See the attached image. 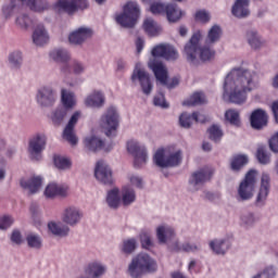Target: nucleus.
<instances>
[{
    "mask_svg": "<svg viewBox=\"0 0 278 278\" xmlns=\"http://www.w3.org/2000/svg\"><path fill=\"white\" fill-rule=\"evenodd\" d=\"M207 131L210 135V139L213 140L214 142H218V140L223 138V130L218 125L211 126Z\"/></svg>",
    "mask_w": 278,
    "mask_h": 278,
    "instance_id": "6e6d98bb",
    "label": "nucleus"
},
{
    "mask_svg": "<svg viewBox=\"0 0 278 278\" xmlns=\"http://www.w3.org/2000/svg\"><path fill=\"white\" fill-rule=\"evenodd\" d=\"M85 147L89 151H110L112 149V147H106L101 138L94 136L85 139Z\"/></svg>",
    "mask_w": 278,
    "mask_h": 278,
    "instance_id": "7c9ffc66",
    "label": "nucleus"
},
{
    "mask_svg": "<svg viewBox=\"0 0 278 278\" xmlns=\"http://www.w3.org/2000/svg\"><path fill=\"white\" fill-rule=\"evenodd\" d=\"M250 123L253 129H262L268 125V115L266 111L262 109H256L252 112L250 116Z\"/></svg>",
    "mask_w": 278,
    "mask_h": 278,
    "instance_id": "4be33fe9",
    "label": "nucleus"
},
{
    "mask_svg": "<svg viewBox=\"0 0 278 278\" xmlns=\"http://www.w3.org/2000/svg\"><path fill=\"white\" fill-rule=\"evenodd\" d=\"M54 165L60 170H64L66 168H71V160H68L67 157H64V156L55 155L54 156Z\"/></svg>",
    "mask_w": 278,
    "mask_h": 278,
    "instance_id": "4d7b16f0",
    "label": "nucleus"
},
{
    "mask_svg": "<svg viewBox=\"0 0 278 278\" xmlns=\"http://www.w3.org/2000/svg\"><path fill=\"white\" fill-rule=\"evenodd\" d=\"M138 18H140V7L136 2H128L123 9V13L116 16V22L122 27L131 28Z\"/></svg>",
    "mask_w": 278,
    "mask_h": 278,
    "instance_id": "423d86ee",
    "label": "nucleus"
},
{
    "mask_svg": "<svg viewBox=\"0 0 278 278\" xmlns=\"http://www.w3.org/2000/svg\"><path fill=\"white\" fill-rule=\"evenodd\" d=\"M36 101L41 108H51L58 101V93L49 86L41 87L37 91Z\"/></svg>",
    "mask_w": 278,
    "mask_h": 278,
    "instance_id": "dca6fc26",
    "label": "nucleus"
},
{
    "mask_svg": "<svg viewBox=\"0 0 278 278\" xmlns=\"http://www.w3.org/2000/svg\"><path fill=\"white\" fill-rule=\"evenodd\" d=\"M154 164L160 168H168L173 166H179L181 164V151H176L166 154L164 149H159L154 154Z\"/></svg>",
    "mask_w": 278,
    "mask_h": 278,
    "instance_id": "0eeeda50",
    "label": "nucleus"
},
{
    "mask_svg": "<svg viewBox=\"0 0 278 278\" xmlns=\"http://www.w3.org/2000/svg\"><path fill=\"white\" fill-rule=\"evenodd\" d=\"M149 67L152 73H154L156 81H160L163 86H167V88H175V86H179V78H173L172 84L168 85V70L161 61H151L149 63Z\"/></svg>",
    "mask_w": 278,
    "mask_h": 278,
    "instance_id": "6e6552de",
    "label": "nucleus"
},
{
    "mask_svg": "<svg viewBox=\"0 0 278 278\" xmlns=\"http://www.w3.org/2000/svg\"><path fill=\"white\" fill-rule=\"evenodd\" d=\"M47 199H54V197H68V187L58 184H49L45 190Z\"/></svg>",
    "mask_w": 278,
    "mask_h": 278,
    "instance_id": "a878e982",
    "label": "nucleus"
},
{
    "mask_svg": "<svg viewBox=\"0 0 278 278\" xmlns=\"http://www.w3.org/2000/svg\"><path fill=\"white\" fill-rule=\"evenodd\" d=\"M143 29L148 36H157L162 31V27L153 18H146L143 22Z\"/></svg>",
    "mask_w": 278,
    "mask_h": 278,
    "instance_id": "e433bc0d",
    "label": "nucleus"
},
{
    "mask_svg": "<svg viewBox=\"0 0 278 278\" xmlns=\"http://www.w3.org/2000/svg\"><path fill=\"white\" fill-rule=\"evenodd\" d=\"M269 149L274 153H278V132H276L270 139H269Z\"/></svg>",
    "mask_w": 278,
    "mask_h": 278,
    "instance_id": "69168bd1",
    "label": "nucleus"
},
{
    "mask_svg": "<svg viewBox=\"0 0 278 278\" xmlns=\"http://www.w3.org/2000/svg\"><path fill=\"white\" fill-rule=\"evenodd\" d=\"M47 149V135L38 132L28 141V153L33 160H40L42 151Z\"/></svg>",
    "mask_w": 278,
    "mask_h": 278,
    "instance_id": "9b49d317",
    "label": "nucleus"
},
{
    "mask_svg": "<svg viewBox=\"0 0 278 278\" xmlns=\"http://www.w3.org/2000/svg\"><path fill=\"white\" fill-rule=\"evenodd\" d=\"M165 14L169 23H177L184 16V11L178 9L176 4H166Z\"/></svg>",
    "mask_w": 278,
    "mask_h": 278,
    "instance_id": "c9c22d12",
    "label": "nucleus"
},
{
    "mask_svg": "<svg viewBox=\"0 0 278 278\" xmlns=\"http://www.w3.org/2000/svg\"><path fill=\"white\" fill-rule=\"evenodd\" d=\"M88 0H56L52 4L54 12H65V14H75L78 10H86Z\"/></svg>",
    "mask_w": 278,
    "mask_h": 278,
    "instance_id": "9d476101",
    "label": "nucleus"
},
{
    "mask_svg": "<svg viewBox=\"0 0 278 278\" xmlns=\"http://www.w3.org/2000/svg\"><path fill=\"white\" fill-rule=\"evenodd\" d=\"M201 38H203V35H201V31L198 30L192 35L189 42L185 46V53L187 55V60L192 64H197L198 58L202 62H210L216 56V51H214V49L207 46H199V42H201Z\"/></svg>",
    "mask_w": 278,
    "mask_h": 278,
    "instance_id": "f03ea898",
    "label": "nucleus"
},
{
    "mask_svg": "<svg viewBox=\"0 0 278 278\" xmlns=\"http://www.w3.org/2000/svg\"><path fill=\"white\" fill-rule=\"evenodd\" d=\"M33 42L37 47H42L49 42V31L45 28V25L39 24L33 31Z\"/></svg>",
    "mask_w": 278,
    "mask_h": 278,
    "instance_id": "bb28decb",
    "label": "nucleus"
},
{
    "mask_svg": "<svg viewBox=\"0 0 278 278\" xmlns=\"http://www.w3.org/2000/svg\"><path fill=\"white\" fill-rule=\"evenodd\" d=\"M21 186L24 190H28L30 194H36L42 188V177L35 176L28 180L22 179Z\"/></svg>",
    "mask_w": 278,
    "mask_h": 278,
    "instance_id": "c756f323",
    "label": "nucleus"
},
{
    "mask_svg": "<svg viewBox=\"0 0 278 278\" xmlns=\"http://www.w3.org/2000/svg\"><path fill=\"white\" fill-rule=\"evenodd\" d=\"M195 21L198 23H210V13L205 10H200L195 12V16H194Z\"/></svg>",
    "mask_w": 278,
    "mask_h": 278,
    "instance_id": "680f3d73",
    "label": "nucleus"
},
{
    "mask_svg": "<svg viewBox=\"0 0 278 278\" xmlns=\"http://www.w3.org/2000/svg\"><path fill=\"white\" fill-rule=\"evenodd\" d=\"M127 151L130 155L135 157V167L140 168L143 164H147V148L140 146L136 140H130L127 142Z\"/></svg>",
    "mask_w": 278,
    "mask_h": 278,
    "instance_id": "2eb2a0df",
    "label": "nucleus"
},
{
    "mask_svg": "<svg viewBox=\"0 0 278 278\" xmlns=\"http://www.w3.org/2000/svg\"><path fill=\"white\" fill-rule=\"evenodd\" d=\"M137 244L138 242L136 241V239L124 240L123 247H122L123 253H126V254L134 253L136 251Z\"/></svg>",
    "mask_w": 278,
    "mask_h": 278,
    "instance_id": "bf43d9fd",
    "label": "nucleus"
},
{
    "mask_svg": "<svg viewBox=\"0 0 278 278\" xmlns=\"http://www.w3.org/2000/svg\"><path fill=\"white\" fill-rule=\"evenodd\" d=\"M156 238L160 244H166L175 238V229L170 226L162 225L156 228Z\"/></svg>",
    "mask_w": 278,
    "mask_h": 278,
    "instance_id": "c85d7f7f",
    "label": "nucleus"
},
{
    "mask_svg": "<svg viewBox=\"0 0 278 278\" xmlns=\"http://www.w3.org/2000/svg\"><path fill=\"white\" fill-rule=\"evenodd\" d=\"M106 203L109 207L116 210L121 205V197L118 195V189H113L108 192Z\"/></svg>",
    "mask_w": 278,
    "mask_h": 278,
    "instance_id": "49530a36",
    "label": "nucleus"
},
{
    "mask_svg": "<svg viewBox=\"0 0 278 278\" xmlns=\"http://www.w3.org/2000/svg\"><path fill=\"white\" fill-rule=\"evenodd\" d=\"M249 159L247 155H237L231 161V168L233 170H240L244 164H248Z\"/></svg>",
    "mask_w": 278,
    "mask_h": 278,
    "instance_id": "603ef678",
    "label": "nucleus"
},
{
    "mask_svg": "<svg viewBox=\"0 0 278 278\" xmlns=\"http://www.w3.org/2000/svg\"><path fill=\"white\" fill-rule=\"evenodd\" d=\"M257 73L242 67L232 68L224 81L223 99L237 105L247 102L249 92L255 90Z\"/></svg>",
    "mask_w": 278,
    "mask_h": 278,
    "instance_id": "f257e3e1",
    "label": "nucleus"
},
{
    "mask_svg": "<svg viewBox=\"0 0 278 278\" xmlns=\"http://www.w3.org/2000/svg\"><path fill=\"white\" fill-rule=\"evenodd\" d=\"M15 25L18 29L27 30L34 25V20L27 14H18L15 18Z\"/></svg>",
    "mask_w": 278,
    "mask_h": 278,
    "instance_id": "37998d69",
    "label": "nucleus"
},
{
    "mask_svg": "<svg viewBox=\"0 0 278 278\" xmlns=\"http://www.w3.org/2000/svg\"><path fill=\"white\" fill-rule=\"evenodd\" d=\"M50 58L54 62L61 64V77H68V75H71V66L68 65L71 62V54L67 50L54 49L50 52Z\"/></svg>",
    "mask_w": 278,
    "mask_h": 278,
    "instance_id": "ddd939ff",
    "label": "nucleus"
},
{
    "mask_svg": "<svg viewBox=\"0 0 278 278\" xmlns=\"http://www.w3.org/2000/svg\"><path fill=\"white\" fill-rule=\"evenodd\" d=\"M150 12L152 14H166V4L154 2L150 5Z\"/></svg>",
    "mask_w": 278,
    "mask_h": 278,
    "instance_id": "052dcab7",
    "label": "nucleus"
},
{
    "mask_svg": "<svg viewBox=\"0 0 278 278\" xmlns=\"http://www.w3.org/2000/svg\"><path fill=\"white\" fill-rule=\"evenodd\" d=\"M119 124L121 115L118 114V110L114 106H110L101 117V127L105 136H108V138L116 136Z\"/></svg>",
    "mask_w": 278,
    "mask_h": 278,
    "instance_id": "39448f33",
    "label": "nucleus"
},
{
    "mask_svg": "<svg viewBox=\"0 0 278 278\" xmlns=\"http://www.w3.org/2000/svg\"><path fill=\"white\" fill-rule=\"evenodd\" d=\"M153 58H164V60H177L179 54L177 50L172 46L166 45H159L152 49Z\"/></svg>",
    "mask_w": 278,
    "mask_h": 278,
    "instance_id": "6ab92c4d",
    "label": "nucleus"
},
{
    "mask_svg": "<svg viewBox=\"0 0 278 278\" xmlns=\"http://www.w3.org/2000/svg\"><path fill=\"white\" fill-rule=\"evenodd\" d=\"M247 40L252 49H262V47H264V41L262 40V37H260V35H257V31L255 30L248 31Z\"/></svg>",
    "mask_w": 278,
    "mask_h": 278,
    "instance_id": "a19ab883",
    "label": "nucleus"
},
{
    "mask_svg": "<svg viewBox=\"0 0 278 278\" xmlns=\"http://www.w3.org/2000/svg\"><path fill=\"white\" fill-rule=\"evenodd\" d=\"M62 220L71 227L75 226L81 220V211L75 206H67L63 211Z\"/></svg>",
    "mask_w": 278,
    "mask_h": 278,
    "instance_id": "412c9836",
    "label": "nucleus"
},
{
    "mask_svg": "<svg viewBox=\"0 0 278 278\" xmlns=\"http://www.w3.org/2000/svg\"><path fill=\"white\" fill-rule=\"evenodd\" d=\"M104 274L105 267L99 262L90 263L85 269V275L89 278H99Z\"/></svg>",
    "mask_w": 278,
    "mask_h": 278,
    "instance_id": "473e14b6",
    "label": "nucleus"
},
{
    "mask_svg": "<svg viewBox=\"0 0 278 278\" xmlns=\"http://www.w3.org/2000/svg\"><path fill=\"white\" fill-rule=\"evenodd\" d=\"M256 159L260 164H270V154L266 151V147L261 146L257 148Z\"/></svg>",
    "mask_w": 278,
    "mask_h": 278,
    "instance_id": "3c124183",
    "label": "nucleus"
},
{
    "mask_svg": "<svg viewBox=\"0 0 278 278\" xmlns=\"http://www.w3.org/2000/svg\"><path fill=\"white\" fill-rule=\"evenodd\" d=\"M174 251H181L182 253H197L201 251V244L190 241H186L181 245H179V243H176Z\"/></svg>",
    "mask_w": 278,
    "mask_h": 278,
    "instance_id": "58836bf2",
    "label": "nucleus"
},
{
    "mask_svg": "<svg viewBox=\"0 0 278 278\" xmlns=\"http://www.w3.org/2000/svg\"><path fill=\"white\" fill-rule=\"evenodd\" d=\"M140 242L142 249H147L148 251H151V249H153V240H151V233L142 231L140 233Z\"/></svg>",
    "mask_w": 278,
    "mask_h": 278,
    "instance_id": "5fc2aeb1",
    "label": "nucleus"
},
{
    "mask_svg": "<svg viewBox=\"0 0 278 278\" xmlns=\"http://www.w3.org/2000/svg\"><path fill=\"white\" fill-rule=\"evenodd\" d=\"M26 242L30 249H41L42 248V238L35 233H29L26 237Z\"/></svg>",
    "mask_w": 278,
    "mask_h": 278,
    "instance_id": "09e8293b",
    "label": "nucleus"
},
{
    "mask_svg": "<svg viewBox=\"0 0 278 278\" xmlns=\"http://www.w3.org/2000/svg\"><path fill=\"white\" fill-rule=\"evenodd\" d=\"M25 5L33 12H46L51 8L47 0H9L2 5V16L12 18L14 14H21L25 10Z\"/></svg>",
    "mask_w": 278,
    "mask_h": 278,
    "instance_id": "7ed1b4c3",
    "label": "nucleus"
},
{
    "mask_svg": "<svg viewBox=\"0 0 278 278\" xmlns=\"http://www.w3.org/2000/svg\"><path fill=\"white\" fill-rule=\"evenodd\" d=\"M61 100L63 103V108L67 111L73 110V108L77 105V99H75V93L67 91L66 89H62Z\"/></svg>",
    "mask_w": 278,
    "mask_h": 278,
    "instance_id": "f704fd0d",
    "label": "nucleus"
},
{
    "mask_svg": "<svg viewBox=\"0 0 278 278\" xmlns=\"http://www.w3.org/2000/svg\"><path fill=\"white\" fill-rule=\"evenodd\" d=\"M11 241L14 242V244H23V236L21 235V231L13 230Z\"/></svg>",
    "mask_w": 278,
    "mask_h": 278,
    "instance_id": "338daca9",
    "label": "nucleus"
},
{
    "mask_svg": "<svg viewBox=\"0 0 278 278\" xmlns=\"http://www.w3.org/2000/svg\"><path fill=\"white\" fill-rule=\"evenodd\" d=\"M88 38H92V29L88 27H80L68 36L71 45H81V42H86Z\"/></svg>",
    "mask_w": 278,
    "mask_h": 278,
    "instance_id": "5701e85b",
    "label": "nucleus"
},
{
    "mask_svg": "<svg viewBox=\"0 0 278 278\" xmlns=\"http://www.w3.org/2000/svg\"><path fill=\"white\" fill-rule=\"evenodd\" d=\"M213 175L214 169H212L211 167H204L191 175L189 184L193 188H197V186H200V184H205V181H210Z\"/></svg>",
    "mask_w": 278,
    "mask_h": 278,
    "instance_id": "aec40b11",
    "label": "nucleus"
},
{
    "mask_svg": "<svg viewBox=\"0 0 278 278\" xmlns=\"http://www.w3.org/2000/svg\"><path fill=\"white\" fill-rule=\"evenodd\" d=\"M225 118L230 123V125H235L236 127H240V113L236 110H228L225 113Z\"/></svg>",
    "mask_w": 278,
    "mask_h": 278,
    "instance_id": "8fccbe9b",
    "label": "nucleus"
},
{
    "mask_svg": "<svg viewBox=\"0 0 278 278\" xmlns=\"http://www.w3.org/2000/svg\"><path fill=\"white\" fill-rule=\"evenodd\" d=\"M132 81H139L143 94H151L153 90V83H151V76L142 68L140 63L136 64L134 73L131 75Z\"/></svg>",
    "mask_w": 278,
    "mask_h": 278,
    "instance_id": "f8f14e48",
    "label": "nucleus"
},
{
    "mask_svg": "<svg viewBox=\"0 0 278 278\" xmlns=\"http://www.w3.org/2000/svg\"><path fill=\"white\" fill-rule=\"evenodd\" d=\"M81 117V112L76 111L70 118L65 129L63 131V138L70 144L75 146L77 144V136L75 135V125H77V121Z\"/></svg>",
    "mask_w": 278,
    "mask_h": 278,
    "instance_id": "f3484780",
    "label": "nucleus"
},
{
    "mask_svg": "<svg viewBox=\"0 0 278 278\" xmlns=\"http://www.w3.org/2000/svg\"><path fill=\"white\" fill-rule=\"evenodd\" d=\"M104 103H105V96L100 90H93L85 99V105H87V108H103Z\"/></svg>",
    "mask_w": 278,
    "mask_h": 278,
    "instance_id": "cd10ccee",
    "label": "nucleus"
},
{
    "mask_svg": "<svg viewBox=\"0 0 278 278\" xmlns=\"http://www.w3.org/2000/svg\"><path fill=\"white\" fill-rule=\"evenodd\" d=\"M50 58L54 62L61 64V77H68V75H71V66L68 65L71 62V54L67 50L54 49L50 52Z\"/></svg>",
    "mask_w": 278,
    "mask_h": 278,
    "instance_id": "4468645a",
    "label": "nucleus"
},
{
    "mask_svg": "<svg viewBox=\"0 0 278 278\" xmlns=\"http://www.w3.org/2000/svg\"><path fill=\"white\" fill-rule=\"evenodd\" d=\"M201 270V265L197 263V261H191L189 263V271L192 273H199Z\"/></svg>",
    "mask_w": 278,
    "mask_h": 278,
    "instance_id": "774afa93",
    "label": "nucleus"
},
{
    "mask_svg": "<svg viewBox=\"0 0 278 278\" xmlns=\"http://www.w3.org/2000/svg\"><path fill=\"white\" fill-rule=\"evenodd\" d=\"M94 177L98 181H101V184H112V168H110V165L104 161H99L96 165Z\"/></svg>",
    "mask_w": 278,
    "mask_h": 278,
    "instance_id": "a211bd4d",
    "label": "nucleus"
},
{
    "mask_svg": "<svg viewBox=\"0 0 278 278\" xmlns=\"http://www.w3.org/2000/svg\"><path fill=\"white\" fill-rule=\"evenodd\" d=\"M48 229L50 232L53 233V236H59L60 238H64V236H68V226L62 224V223H55V222H50L48 224Z\"/></svg>",
    "mask_w": 278,
    "mask_h": 278,
    "instance_id": "72a5a7b5",
    "label": "nucleus"
},
{
    "mask_svg": "<svg viewBox=\"0 0 278 278\" xmlns=\"http://www.w3.org/2000/svg\"><path fill=\"white\" fill-rule=\"evenodd\" d=\"M14 223V218L12 216H2L0 217V229H9V227H12Z\"/></svg>",
    "mask_w": 278,
    "mask_h": 278,
    "instance_id": "0e129e2a",
    "label": "nucleus"
},
{
    "mask_svg": "<svg viewBox=\"0 0 278 278\" xmlns=\"http://www.w3.org/2000/svg\"><path fill=\"white\" fill-rule=\"evenodd\" d=\"M67 114L68 111L64 109V106H59L52 112L51 121L54 125H62V122L64 121V118H66Z\"/></svg>",
    "mask_w": 278,
    "mask_h": 278,
    "instance_id": "a18cd8bd",
    "label": "nucleus"
},
{
    "mask_svg": "<svg viewBox=\"0 0 278 278\" xmlns=\"http://www.w3.org/2000/svg\"><path fill=\"white\" fill-rule=\"evenodd\" d=\"M205 103V94L203 92H194L188 100L182 102V105H203Z\"/></svg>",
    "mask_w": 278,
    "mask_h": 278,
    "instance_id": "de8ad7c7",
    "label": "nucleus"
},
{
    "mask_svg": "<svg viewBox=\"0 0 278 278\" xmlns=\"http://www.w3.org/2000/svg\"><path fill=\"white\" fill-rule=\"evenodd\" d=\"M256 175L257 172L255 169H251L247 173L245 178L241 181L238 189V201H249V199H253Z\"/></svg>",
    "mask_w": 278,
    "mask_h": 278,
    "instance_id": "1a4fd4ad",
    "label": "nucleus"
},
{
    "mask_svg": "<svg viewBox=\"0 0 278 278\" xmlns=\"http://www.w3.org/2000/svg\"><path fill=\"white\" fill-rule=\"evenodd\" d=\"M193 121L195 123H205L207 121V117L199 112H194L192 113V115L188 113H182L179 117L180 126L185 127V129H188L190 125H192Z\"/></svg>",
    "mask_w": 278,
    "mask_h": 278,
    "instance_id": "b1692460",
    "label": "nucleus"
},
{
    "mask_svg": "<svg viewBox=\"0 0 278 278\" xmlns=\"http://www.w3.org/2000/svg\"><path fill=\"white\" fill-rule=\"evenodd\" d=\"M231 12L237 18H245V16H249V0H236Z\"/></svg>",
    "mask_w": 278,
    "mask_h": 278,
    "instance_id": "2f4dec72",
    "label": "nucleus"
},
{
    "mask_svg": "<svg viewBox=\"0 0 278 278\" xmlns=\"http://www.w3.org/2000/svg\"><path fill=\"white\" fill-rule=\"evenodd\" d=\"M220 36H223V29L218 25H214L207 33L205 42L206 45H214L220 40Z\"/></svg>",
    "mask_w": 278,
    "mask_h": 278,
    "instance_id": "ea45409f",
    "label": "nucleus"
},
{
    "mask_svg": "<svg viewBox=\"0 0 278 278\" xmlns=\"http://www.w3.org/2000/svg\"><path fill=\"white\" fill-rule=\"evenodd\" d=\"M9 62L13 68H18L23 64V54L20 51H15L9 55Z\"/></svg>",
    "mask_w": 278,
    "mask_h": 278,
    "instance_id": "13d9d810",
    "label": "nucleus"
},
{
    "mask_svg": "<svg viewBox=\"0 0 278 278\" xmlns=\"http://www.w3.org/2000/svg\"><path fill=\"white\" fill-rule=\"evenodd\" d=\"M136 201V191L130 187H124L122 190V203L123 205H131Z\"/></svg>",
    "mask_w": 278,
    "mask_h": 278,
    "instance_id": "c03bdc74",
    "label": "nucleus"
},
{
    "mask_svg": "<svg viewBox=\"0 0 278 278\" xmlns=\"http://www.w3.org/2000/svg\"><path fill=\"white\" fill-rule=\"evenodd\" d=\"M153 103H154V105H156L159 108H163V109L168 108V103L166 102V99L164 98V93H157L154 97Z\"/></svg>",
    "mask_w": 278,
    "mask_h": 278,
    "instance_id": "e2e57ef3",
    "label": "nucleus"
},
{
    "mask_svg": "<svg viewBox=\"0 0 278 278\" xmlns=\"http://www.w3.org/2000/svg\"><path fill=\"white\" fill-rule=\"evenodd\" d=\"M157 270V262L151 258L149 254H139L132 258L128 265V275L131 278H142L147 273H155Z\"/></svg>",
    "mask_w": 278,
    "mask_h": 278,
    "instance_id": "20e7f679",
    "label": "nucleus"
},
{
    "mask_svg": "<svg viewBox=\"0 0 278 278\" xmlns=\"http://www.w3.org/2000/svg\"><path fill=\"white\" fill-rule=\"evenodd\" d=\"M270 190V176L268 174H263L261 178V188L258 195L256 198L257 205H264Z\"/></svg>",
    "mask_w": 278,
    "mask_h": 278,
    "instance_id": "393cba45",
    "label": "nucleus"
},
{
    "mask_svg": "<svg viewBox=\"0 0 278 278\" xmlns=\"http://www.w3.org/2000/svg\"><path fill=\"white\" fill-rule=\"evenodd\" d=\"M255 215L253 213H242L240 217V225L242 227H253L255 225Z\"/></svg>",
    "mask_w": 278,
    "mask_h": 278,
    "instance_id": "864d4df0",
    "label": "nucleus"
},
{
    "mask_svg": "<svg viewBox=\"0 0 278 278\" xmlns=\"http://www.w3.org/2000/svg\"><path fill=\"white\" fill-rule=\"evenodd\" d=\"M67 64L71 68V75L62 76L65 81L73 74L74 75H83V73H86V65L84 63L79 62V61H76V60L70 61Z\"/></svg>",
    "mask_w": 278,
    "mask_h": 278,
    "instance_id": "79ce46f5",
    "label": "nucleus"
},
{
    "mask_svg": "<svg viewBox=\"0 0 278 278\" xmlns=\"http://www.w3.org/2000/svg\"><path fill=\"white\" fill-rule=\"evenodd\" d=\"M210 248L217 255H225V253L229 249V241L228 240H213L210 242Z\"/></svg>",
    "mask_w": 278,
    "mask_h": 278,
    "instance_id": "4c0bfd02",
    "label": "nucleus"
}]
</instances>
